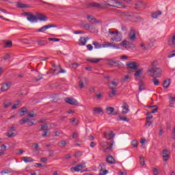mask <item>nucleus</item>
Masks as SVG:
<instances>
[{"label": "nucleus", "mask_w": 175, "mask_h": 175, "mask_svg": "<svg viewBox=\"0 0 175 175\" xmlns=\"http://www.w3.org/2000/svg\"><path fill=\"white\" fill-rule=\"evenodd\" d=\"M95 49H105L106 47H112V49H120L121 50H128L129 51H136V45L135 44H94Z\"/></svg>", "instance_id": "1"}, {"label": "nucleus", "mask_w": 175, "mask_h": 175, "mask_svg": "<svg viewBox=\"0 0 175 175\" xmlns=\"http://www.w3.org/2000/svg\"><path fill=\"white\" fill-rule=\"evenodd\" d=\"M108 36L111 42H118L122 40V33L116 29H109L108 30Z\"/></svg>", "instance_id": "2"}, {"label": "nucleus", "mask_w": 175, "mask_h": 175, "mask_svg": "<svg viewBox=\"0 0 175 175\" xmlns=\"http://www.w3.org/2000/svg\"><path fill=\"white\" fill-rule=\"evenodd\" d=\"M113 145H114V141H112L111 144L106 141H103L100 143V147H102L104 152H106L107 154L110 152V151H111V148H113Z\"/></svg>", "instance_id": "3"}, {"label": "nucleus", "mask_w": 175, "mask_h": 175, "mask_svg": "<svg viewBox=\"0 0 175 175\" xmlns=\"http://www.w3.org/2000/svg\"><path fill=\"white\" fill-rule=\"evenodd\" d=\"M108 6L118 8V9H125V5L121 1L117 0H107Z\"/></svg>", "instance_id": "4"}, {"label": "nucleus", "mask_w": 175, "mask_h": 175, "mask_svg": "<svg viewBox=\"0 0 175 175\" xmlns=\"http://www.w3.org/2000/svg\"><path fill=\"white\" fill-rule=\"evenodd\" d=\"M149 73H153L152 77L157 78L162 76V70L159 68L149 67L148 69Z\"/></svg>", "instance_id": "5"}, {"label": "nucleus", "mask_w": 175, "mask_h": 175, "mask_svg": "<svg viewBox=\"0 0 175 175\" xmlns=\"http://www.w3.org/2000/svg\"><path fill=\"white\" fill-rule=\"evenodd\" d=\"M25 16H27L26 18L29 23L33 24V23H38V17L32 14L30 12L25 13Z\"/></svg>", "instance_id": "6"}, {"label": "nucleus", "mask_w": 175, "mask_h": 175, "mask_svg": "<svg viewBox=\"0 0 175 175\" xmlns=\"http://www.w3.org/2000/svg\"><path fill=\"white\" fill-rule=\"evenodd\" d=\"M107 3H109L107 1H105V3H92L90 4V6H92L93 8H96L97 9H103L105 8H107V6H109V5H107Z\"/></svg>", "instance_id": "7"}, {"label": "nucleus", "mask_w": 175, "mask_h": 175, "mask_svg": "<svg viewBox=\"0 0 175 175\" xmlns=\"http://www.w3.org/2000/svg\"><path fill=\"white\" fill-rule=\"evenodd\" d=\"M64 100L66 103H68V105H71L72 106H79V102L73 98H66Z\"/></svg>", "instance_id": "8"}, {"label": "nucleus", "mask_w": 175, "mask_h": 175, "mask_svg": "<svg viewBox=\"0 0 175 175\" xmlns=\"http://www.w3.org/2000/svg\"><path fill=\"white\" fill-rule=\"evenodd\" d=\"M105 61L107 65H109V66H114V65L120 66V65H121V62L116 61L114 59H106Z\"/></svg>", "instance_id": "9"}, {"label": "nucleus", "mask_w": 175, "mask_h": 175, "mask_svg": "<svg viewBox=\"0 0 175 175\" xmlns=\"http://www.w3.org/2000/svg\"><path fill=\"white\" fill-rule=\"evenodd\" d=\"M84 167H85V163H81L77 166L71 167V170H74V172H80V170H83Z\"/></svg>", "instance_id": "10"}, {"label": "nucleus", "mask_w": 175, "mask_h": 175, "mask_svg": "<svg viewBox=\"0 0 175 175\" xmlns=\"http://www.w3.org/2000/svg\"><path fill=\"white\" fill-rule=\"evenodd\" d=\"M88 18V21H89L90 23V24H100V21H98L95 18V17H94V16L92 15H88L87 16Z\"/></svg>", "instance_id": "11"}, {"label": "nucleus", "mask_w": 175, "mask_h": 175, "mask_svg": "<svg viewBox=\"0 0 175 175\" xmlns=\"http://www.w3.org/2000/svg\"><path fill=\"white\" fill-rule=\"evenodd\" d=\"M50 28H57V25H48L43 26L40 29H39L37 31L38 32H44L45 31H47V29H50Z\"/></svg>", "instance_id": "12"}, {"label": "nucleus", "mask_w": 175, "mask_h": 175, "mask_svg": "<svg viewBox=\"0 0 175 175\" xmlns=\"http://www.w3.org/2000/svg\"><path fill=\"white\" fill-rule=\"evenodd\" d=\"M115 136L116 134L113 133V131L104 133V137L107 139V140H111V139H114Z\"/></svg>", "instance_id": "13"}, {"label": "nucleus", "mask_w": 175, "mask_h": 175, "mask_svg": "<svg viewBox=\"0 0 175 175\" xmlns=\"http://www.w3.org/2000/svg\"><path fill=\"white\" fill-rule=\"evenodd\" d=\"M103 59L102 58L90 57L87 59V61L92 62V64H98V62H100Z\"/></svg>", "instance_id": "14"}, {"label": "nucleus", "mask_w": 175, "mask_h": 175, "mask_svg": "<svg viewBox=\"0 0 175 175\" xmlns=\"http://www.w3.org/2000/svg\"><path fill=\"white\" fill-rule=\"evenodd\" d=\"M122 108V114H128V113H129V105L128 104L124 103Z\"/></svg>", "instance_id": "15"}, {"label": "nucleus", "mask_w": 175, "mask_h": 175, "mask_svg": "<svg viewBox=\"0 0 175 175\" xmlns=\"http://www.w3.org/2000/svg\"><path fill=\"white\" fill-rule=\"evenodd\" d=\"M109 90L111 91L109 92L108 95L109 98H113L117 94V90H116V88L110 87Z\"/></svg>", "instance_id": "16"}, {"label": "nucleus", "mask_w": 175, "mask_h": 175, "mask_svg": "<svg viewBox=\"0 0 175 175\" xmlns=\"http://www.w3.org/2000/svg\"><path fill=\"white\" fill-rule=\"evenodd\" d=\"M168 100H169V103H170V107H173V106L174 105V102H175V96H173L172 94H169Z\"/></svg>", "instance_id": "17"}, {"label": "nucleus", "mask_w": 175, "mask_h": 175, "mask_svg": "<svg viewBox=\"0 0 175 175\" xmlns=\"http://www.w3.org/2000/svg\"><path fill=\"white\" fill-rule=\"evenodd\" d=\"M9 88H10V83H5L2 84L1 90L3 92H5V91H8V90H9Z\"/></svg>", "instance_id": "18"}, {"label": "nucleus", "mask_w": 175, "mask_h": 175, "mask_svg": "<svg viewBox=\"0 0 175 175\" xmlns=\"http://www.w3.org/2000/svg\"><path fill=\"white\" fill-rule=\"evenodd\" d=\"M129 38L130 40H135V39H136V32L135 31V29H132L131 30V32L129 34Z\"/></svg>", "instance_id": "19"}, {"label": "nucleus", "mask_w": 175, "mask_h": 175, "mask_svg": "<svg viewBox=\"0 0 175 175\" xmlns=\"http://www.w3.org/2000/svg\"><path fill=\"white\" fill-rule=\"evenodd\" d=\"M126 66L127 68H129V69H137V64H136V62L127 63Z\"/></svg>", "instance_id": "20"}, {"label": "nucleus", "mask_w": 175, "mask_h": 175, "mask_svg": "<svg viewBox=\"0 0 175 175\" xmlns=\"http://www.w3.org/2000/svg\"><path fill=\"white\" fill-rule=\"evenodd\" d=\"M118 84H120V81H118V79H114L113 81H112L111 83H109V88L110 87H113L114 88V87H117Z\"/></svg>", "instance_id": "21"}, {"label": "nucleus", "mask_w": 175, "mask_h": 175, "mask_svg": "<svg viewBox=\"0 0 175 175\" xmlns=\"http://www.w3.org/2000/svg\"><path fill=\"white\" fill-rule=\"evenodd\" d=\"M100 113H103L102 107H95L93 109V114H100Z\"/></svg>", "instance_id": "22"}, {"label": "nucleus", "mask_w": 175, "mask_h": 175, "mask_svg": "<svg viewBox=\"0 0 175 175\" xmlns=\"http://www.w3.org/2000/svg\"><path fill=\"white\" fill-rule=\"evenodd\" d=\"M22 161H23V162H25V163H29L31 162H33V159L28 157H22Z\"/></svg>", "instance_id": "23"}, {"label": "nucleus", "mask_w": 175, "mask_h": 175, "mask_svg": "<svg viewBox=\"0 0 175 175\" xmlns=\"http://www.w3.org/2000/svg\"><path fill=\"white\" fill-rule=\"evenodd\" d=\"M88 40H90V38L88 37H81L79 39V42L81 43V44H85Z\"/></svg>", "instance_id": "24"}, {"label": "nucleus", "mask_w": 175, "mask_h": 175, "mask_svg": "<svg viewBox=\"0 0 175 175\" xmlns=\"http://www.w3.org/2000/svg\"><path fill=\"white\" fill-rule=\"evenodd\" d=\"M170 85V79H165L163 83V88H169Z\"/></svg>", "instance_id": "25"}, {"label": "nucleus", "mask_w": 175, "mask_h": 175, "mask_svg": "<svg viewBox=\"0 0 175 175\" xmlns=\"http://www.w3.org/2000/svg\"><path fill=\"white\" fill-rule=\"evenodd\" d=\"M162 14V12L157 11L156 12L152 13V18H158L159 16H161Z\"/></svg>", "instance_id": "26"}, {"label": "nucleus", "mask_w": 175, "mask_h": 175, "mask_svg": "<svg viewBox=\"0 0 175 175\" xmlns=\"http://www.w3.org/2000/svg\"><path fill=\"white\" fill-rule=\"evenodd\" d=\"M10 106H12V101H10V100H5L3 103L4 109H8Z\"/></svg>", "instance_id": "27"}, {"label": "nucleus", "mask_w": 175, "mask_h": 175, "mask_svg": "<svg viewBox=\"0 0 175 175\" xmlns=\"http://www.w3.org/2000/svg\"><path fill=\"white\" fill-rule=\"evenodd\" d=\"M139 90L140 92L146 90V88L144 87V83L142 81L139 82Z\"/></svg>", "instance_id": "28"}, {"label": "nucleus", "mask_w": 175, "mask_h": 175, "mask_svg": "<svg viewBox=\"0 0 175 175\" xmlns=\"http://www.w3.org/2000/svg\"><path fill=\"white\" fill-rule=\"evenodd\" d=\"M114 157H113V156H109L107 157V162L108 163H111V165H113V163H114Z\"/></svg>", "instance_id": "29"}, {"label": "nucleus", "mask_w": 175, "mask_h": 175, "mask_svg": "<svg viewBox=\"0 0 175 175\" xmlns=\"http://www.w3.org/2000/svg\"><path fill=\"white\" fill-rule=\"evenodd\" d=\"M106 110L107 113H108L109 115L113 114V113H114V109L111 107H107Z\"/></svg>", "instance_id": "30"}, {"label": "nucleus", "mask_w": 175, "mask_h": 175, "mask_svg": "<svg viewBox=\"0 0 175 175\" xmlns=\"http://www.w3.org/2000/svg\"><path fill=\"white\" fill-rule=\"evenodd\" d=\"M16 6L17 8H20L21 9H25V8H28V5L22 3H17Z\"/></svg>", "instance_id": "31"}, {"label": "nucleus", "mask_w": 175, "mask_h": 175, "mask_svg": "<svg viewBox=\"0 0 175 175\" xmlns=\"http://www.w3.org/2000/svg\"><path fill=\"white\" fill-rule=\"evenodd\" d=\"M37 18L40 21H47V17L44 15H40Z\"/></svg>", "instance_id": "32"}, {"label": "nucleus", "mask_w": 175, "mask_h": 175, "mask_svg": "<svg viewBox=\"0 0 175 175\" xmlns=\"http://www.w3.org/2000/svg\"><path fill=\"white\" fill-rule=\"evenodd\" d=\"M28 121H29V118H25L21 119L19 121V124H21V125H23V124H25V123L28 122Z\"/></svg>", "instance_id": "33"}, {"label": "nucleus", "mask_w": 175, "mask_h": 175, "mask_svg": "<svg viewBox=\"0 0 175 175\" xmlns=\"http://www.w3.org/2000/svg\"><path fill=\"white\" fill-rule=\"evenodd\" d=\"M28 111V109H27L26 107H23L19 111V114H21V116H24V113H27Z\"/></svg>", "instance_id": "34"}, {"label": "nucleus", "mask_w": 175, "mask_h": 175, "mask_svg": "<svg viewBox=\"0 0 175 175\" xmlns=\"http://www.w3.org/2000/svg\"><path fill=\"white\" fill-rule=\"evenodd\" d=\"M139 163L142 166H144L146 165V161L144 160V157H143L142 156L139 157Z\"/></svg>", "instance_id": "35"}, {"label": "nucleus", "mask_w": 175, "mask_h": 175, "mask_svg": "<svg viewBox=\"0 0 175 175\" xmlns=\"http://www.w3.org/2000/svg\"><path fill=\"white\" fill-rule=\"evenodd\" d=\"M140 47L142 49V50H148V49L150 48V45L148 44H141Z\"/></svg>", "instance_id": "36"}, {"label": "nucleus", "mask_w": 175, "mask_h": 175, "mask_svg": "<svg viewBox=\"0 0 175 175\" xmlns=\"http://www.w3.org/2000/svg\"><path fill=\"white\" fill-rule=\"evenodd\" d=\"M142 73H143V69H139L135 72L134 76H135V77H139Z\"/></svg>", "instance_id": "37"}, {"label": "nucleus", "mask_w": 175, "mask_h": 175, "mask_svg": "<svg viewBox=\"0 0 175 175\" xmlns=\"http://www.w3.org/2000/svg\"><path fill=\"white\" fill-rule=\"evenodd\" d=\"M89 32H92V33H98V31L94 26H92V27H90V30H89Z\"/></svg>", "instance_id": "38"}, {"label": "nucleus", "mask_w": 175, "mask_h": 175, "mask_svg": "<svg viewBox=\"0 0 175 175\" xmlns=\"http://www.w3.org/2000/svg\"><path fill=\"white\" fill-rule=\"evenodd\" d=\"M129 79H131V76L126 75V76H124V77H123L122 79V83H126V81H128V80H129Z\"/></svg>", "instance_id": "39"}, {"label": "nucleus", "mask_w": 175, "mask_h": 175, "mask_svg": "<svg viewBox=\"0 0 175 175\" xmlns=\"http://www.w3.org/2000/svg\"><path fill=\"white\" fill-rule=\"evenodd\" d=\"M158 61L154 60L151 63V66H150V68H155V66H158Z\"/></svg>", "instance_id": "40"}, {"label": "nucleus", "mask_w": 175, "mask_h": 175, "mask_svg": "<svg viewBox=\"0 0 175 175\" xmlns=\"http://www.w3.org/2000/svg\"><path fill=\"white\" fill-rule=\"evenodd\" d=\"M19 106H20V101H17V103L14 104L12 107V110H16V109H18Z\"/></svg>", "instance_id": "41"}, {"label": "nucleus", "mask_w": 175, "mask_h": 175, "mask_svg": "<svg viewBox=\"0 0 175 175\" xmlns=\"http://www.w3.org/2000/svg\"><path fill=\"white\" fill-rule=\"evenodd\" d=\"M153 83H154V85H159V80L155 77H153Z\"/></svg>", "instance_id": "42"}, {"label": "nucleus", "mask_w": 175, "mask_h": 175, "mask_svg": "<svg viewBox=\"0 0 175 175\" xmlns=\"http://www.w3.org/2000/svg\"><path fill=\"white\" fill-rule=\"evenodd\" d=\"M11 172L9 170H4L3 171L1 172V175H4V174H10Z\"/></svg>", "instance_id": "43"}, {"label": "nucleus", "mask_w": 175, "mask_h": 175, "mask_svg": "<svg viewBox=\"0 0 175 175\" xmlns=\"http://www.w3.org/2000/svg\"><path fill=\"white\" fill-rule=\"evenodd\" d=\"M6 136H8V137H14L15 135H14V133H13L12 131H8V133H7V135H6Z\"/></svg>", "instance_id": "44"}, {"label": "nucleus", "mask_w": 175, "mask_h": 175, "mask_svg": "<svg viewBox=\"0 0 175 175\" xmlns=\"http://www.w3.org/2000/svg\"><path fill=\"white\" fill-rule=\"evenodd\" d=\"M146 116H147L146 120H152L153 118L152 113L149 112L146 114Z\"/></svg>", "instance_id": "45"}, {"label": "nucleus", "mask_w": 175, "mask_h": 175, "mask_svg": "<svg viewBox=\"0 0 175 175\" xmlns=\"http://www.w3.org/2000/svg\"><path fill=\"white\" fill-rule=\"evenodd\" d=\"M120 121H126V122H129V119L126 118V116H121L120 117Z\"/></svg>", "instance_id": "46"}, {"label": "nucleus", "mask_w": 175, "mask_h": 175, "mask_svg": "<svg viewBox=\"0 0 175 175\" xmlns=\"http://www.w3.org/2000/svg\"><path fill=\"white\" fill-rule=\"evenodd\" d=\"M152 172H153L154 175L159 174V172L158 171V168H157V167H153L152 168Z\"/></svg>", "instance_id": "47"}, {"label": "nucleus", "mask_w": 175, "mask_h": 175, "mask_svg": "<svg viewBox=\"0 0 175 175\" xmlns=\"http://www.w3.org/2000/svg\"><path fill=\"white\" fill-rule=\"evenodd\" d=\"M96 99H101L102 98V93L101 92H96L95 94Z\"/></svg>", "instance_id": "48"}, {"label": "nucleus", "mask_w": 175, "mask_h": 175, "mask_svg": "<svg viewBox=\"0 0 175 175\" xmlns=\"http://www.w3.org/2000/svg\"><path fill=\"white\" fill-rule=\"evenodd\" d=\"M83 27H84V28H85V29H87L88 31H90L92 25H91L90 24H85V25H84Z\"/></svg>", "instance_id": "49"}, {"label": "nucleus", "mask_w": 175, "mask_h": 175, "mask_svg": "<svg viewBox=\"0 0 175 175\" xmlns=\"http://www.w3.org/2000/svg\"><path fill=\"white\" fill-rule=\"evenodd\" d=\"M151 124H152V122L150 120L146 119V126H151Z\"/></svg>", "instance_id": "50"}, {"label": "nucleus", "mask_w": 175, "mask_h": 175, "mask_svg": "<svg viewBox=\"0 0 175 175\" xmlns=\"http://www.w3.org/2000/svg\"><path fill=\"white\" fill-rule=\"evenodd\" d=\"M58 68H59V69H60V70L57 73H56V75H58L59 73H66V71L65 70H64L61 68L60 65H59Z\"/></svg>", "instance_id": "51"}, {"label": "nucleus", "mask_w": 175, "mask_h": 175, "mask_svg": "<svg viewBox=\"0 0 175 175\" xmlns=\"http://www.w3.org/2000/svg\"><path fill=\"white\" fill-rule=\"evenodd\" d=\"M137 141L136 140H133L132 142H131V146H133V147H137Z\"/></svg>", "instance_id": "52"}, {"label": "nucleus", "mask_w": 175, "mask_h": 175, "mask_svg": "<svg viewBox=\"0 0 175 175\" xmlns=\"http://www.w3.org/2000/svg\"><path fill=\"white\" fill-rule=\"evenodd\" d=\"M154 43H157V40L154 38L149 39V44H154Z\"/></svg>", "instance_id": "53"}, {"label": "nucleus", "mask_w": 175, "mask_h": 175, "mask_svg": "<svg viewBox=\"0 0 175 175\" xmlns=\"http://www.w3.org/2000/svg\"><path fill=\"white\" fill-rule=\"evenodd\" d=\"M1 152H4L5 151H6V146L3 144L1 146Z\"/></svg>", "instance_id": "54"}, {"label": "nucleus", "mask_w": 175, "mask_h": 175, "mask_svg": "<svg viewBox=\"0 0 175 175\" xmlns=\"http://www.w3.org/2000/svg\"><path fill=\"white\" fill-rule=\"evenodd\" d=\"M173 57H175V51L171 52L168 55V58H173Z\"/></svg>", "instance_id": "55"}, {"label": "nucleus", "mask_w": 175, "mask_h": 175, "mask_svg": "<svg viewBox=\"0 0 175 175\" xmlns=\"http://www.w3.org/2000/svg\"><path fill=\"white\" fill-rule=\"evenodd\" d=\"M48 128L49 126H47V124H44L41 126V131H47Z\"/></svg>", "instance_id": "56"}, {"label": "nucleus", "mask_w": 175, "mask_h": 175, "mask_svg": "<svg viewBox=\"0 0 175 175\" xmlns=\"http://www.w3.org/2000/svg\"><path fill=\"white\" fill-rule=\"evenodd\" d=\"M27 124L29 126H32V125H33V120L29 119Z\"/></svg>", "instance_id": "57"}, {"label": "nucleus", "mask_w": 175, "mask_h": 175, "mask_svg": "<svg viewBox=\"0 0 175 175\" xmlns=\"http://www.w3.org/2000/svg\"><path fill=\"white\" fill-rule=\"evenodd\" d=\"M35 116V114H34V112H33V111H30L29 113H28V115H27V117H34Z\"/></svg>", "instance_id": "58"}, {"label": "nucleus", "mask_w": 175, "mask_h": 175, "mask_svg": "<svg viewBox=\"0 0 175 175\" xmlns=\"http://www.w3.org/2000/svg\"><path fill=\"white\" fill-rule=\"evenodd\" d=\"M72 66L74 69H77V68H79V64L77 63H72Z\"/></svg>", "instance_id": "59"}, {"label": "nucleus", "mask_w": 175, "mask_h": 175, "mask_svg": "<svg viewBox=\"0 0 175 175\" xmlns=\"http://www.w3.org/2000/svg\"><path fill=\"white\" fill-rule=\"evenodd\" d=\"M168 160H169V156H167V154L166 155H163V161L166 162Z\"/></svg>", "instance_id": "60"}, {"label": "nucleus", "mask_w": 175, "mask_h": 175, "mask_svg": "<svg viewBox=\"0 0 175 175\" xmlns=\"http://www.w3.org/2000/svg\"><path fill=\"white\" fill-rule=\"evenodd\" d=\"M79 87L80 88H84V82L83 81V80H81L79 81Z\"/></svg>", "instance_id": "61"}, {"label": "nucleus", "mask_w": 175, "mask_h": 175, "mask_svg": "<svg viewBox=\"0 0 175 175\" xmlns=\"http://www.w3.org/2000/svg\"><path fill=\"white\" fill-rule=\"evenodd\" d=\"M3 43H4V44H12L13 42H12V40H9V41H3Z\"/></svg>", "instance_id": "62"}, {"label": "nucleus", "mask_w": 175, "mask_h": 175, "mask_svg": "<svg viewBox=\"0 0 175 175\" xmlns=\"http://www.w3.org/2000/svg\"><path fill=\"white\" fill-rule=\"evenodd\" d=\"M10 59V55L9 53H7L5 56H4V59L5 61H7V59Z\"/></svg>", "instance_id": "63"}, {"label": "nucleus", "mask_w": 175, "mask_h": 175, "mask_svg": "<svg viewBox=\"0 0 175 175\" xmlns=\"http://www.w3.org/2000/svg\"><path fill=\"white\" fill-rule=\"evenodd\" d=\"M172 40V44H175V34H173Z\"/></svg>", "instance_id": "64"}]
</instances>
